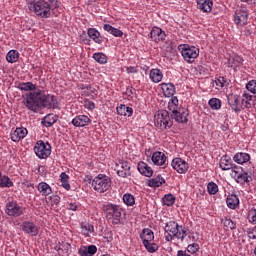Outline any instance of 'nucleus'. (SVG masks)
<instances>
[{
    "instance_id": "nucleus-59",
    "label": "nucleus",
    "mask_w": 256,
    "mask_h": 256,
    "mask_svg": "<svg viewBox=\"0 0 256 256\" xmlns=\"http://www.w3.org/2000/svg\"><path fill=\"white\" fill-rule=\"evenodd\" d=\"M125 95H127V97H133V95H135V88L133 87L126 88Z\"/></svg>"
},
{
    "instance_id": "nucleus-14",
    "label": "nucleus",
    "mask_w": 256,
    "mask_h": 256,
    "mask_svg": "<svg viewBox=\"0 0 256 256\" xmlns=\"http://www.w3.org/2000/svg\"><path fill=\"white\" fill-rule=\"evenodd\" d=\"M151 160L157 167H162V169L167 167V156L161 151L153 152Z\"/></svg>"
},
{
    "instance_id": "nucleus-43",
    "label": "nucleus",
    "mask_w": 256,
    "mask_h": 256,
    "mask_svg": "<svg viewBox=\"0 0 256 256\" xmlns=\"http://www.w3.org/2000/svg\"><path fill=\"white\" fill-rule=\"evenodd\" d=\"M58 119L59 118L57 117V115H55V114H48L44 118V126L45 127H53V125H55V123H57Z\"/></svg>"
},
{
    "instance_id": "nucleus-9",
    "label": "nucleus",
    "mask_w": 256,
    "mask_h": 256,
    "mask_svg": "<svg viewBox=\"0 0 256 256\" xmlns=\"http://www.w3.org/2000/svg\"><path fill=\"white\" fill-rule=\"evenodd\" d=\"M51 144L43 140H38L34 146V153L38 159H48L51 155Z\"/></svg>"
},
{
    "instance_id": "nucleus-31",
    "label": "nucleus",
    "mask_w": 256,
    "mask_h": 256,
    "mask_svg": "<svg viewBox=\"0 0 256 256\" xmlns=\"http://www.w3.org/2000/svg\"><path fill=\"white\" fill-rule=\"evenodd\" d=\"M226 204L229 209H237L239 207V197L235 194H229L226 198Z\"/></svg>"
},
{
    "instance_id": "nucleus-54",
    "label": "nucleus",
    "mask_w": 256,
    "mask_h": 256,
    "mask_svg": "<svg viewBox=\"0 0 256 256\" xmlns=\"http://www.w3.org/2000/svg\"><path fill=\"white\" fill-rule=\"evenodd\" d=\"M217 87H226V85H229V83H227V79H225V77H219L216 81H215Z\"/></svg>"
},
{
    "instance_id": "nucleus-29",
    "label": "nucleus",
    "mask_w": 256,
    "mask_h": 256,
    "mask_svg": "<svg viewBox=\"0 0 256 256\" xmlns=\"http://www.w3.org/2000/svg\"><path fill=\"white\" fill-rule=\"evenodd\" d=\"M95 253H97V246L95 245L82 246L78 249L80 256H93Z\"/></svg>"
},
{
    "instance_id": "nucleus-62",
    "label": "nucleus",
    "mask_w": 256,
    "mask_h": 256,
    "mask_svg": "<svg viewBox=\"0 0 256 256\" xmlns=\"http://www.w3.org/2000/svg\"><path fill=\"white\" fill-rule=\"evenodd\" d=\"M242 3H248L249 0H240Z\"/></svg>"
},
{
    "instance_id": "nucleus-45",
    "label": "nucleus",
    "mask_w": 256,
    "mask_h": 256,
    "mask_svg": "<svg viewBox=\"0 0 256 256\" xmlns=\"http://www.w3.org/2000/svg\"><path fill=\"white\" fill-rule=\"evenodd\" d=\"M60 181L62 183V187L66 189V191H71V184H69V175H67V173L62 172L60 174Z\"/></svg>"
},
{
    "instance_id": "nucleus-24",
    "label": "nucleus",
    "mask_w": 256,
    "mask_h": 256,
    "mask_svg": "<svg viewBox=\"0 0 256 256\" xmlns=\"http://www.w3.org/2000/svg\"><path fill=\"white\" fill-rule=\"evenodd\" d=\"M197 1V7L200 9V11H203V13H211L213 10V0H196Z\"/></svg>"
},
{
    "instance_id": "nucleus-33",
    "label": "nucleus",
    "mask_w": 256,
    "mask_h": 256,
    "mask_svg": "<svg viewBox=\"0 0 256 256\" xmlns=\"http://www.w3.org/2000/svg\"><path fill=\"white\" fill-rule=\"evenodd\" d=\"M81 233L85 237H91V235L95 233V226H93V224L84 222L81 224Z\"/></svg>"
},
{
    "instance_id": "nucleus-58",
    "label": "nucleus",
    "mask_w": 256,
    "mask_h": 256,
    "mask_svg": "<svg viewBox=\"0 0 256 256\" xmlns=\"http://www.w3.org/2000/svg\"><path fill=\"white\" fill-rule=\"evenodd\" d=\"M84 107H85V109H88L89 111H93V109H95V102H93L91 100H86L84 102Z\"/></svg>"
},
{
    "instance_id": "nucleus-36",
    "label": "nucleus",
    "mask_w": 256,
    "mask_h": 256,
    "mask_svg": "<svg viewBox=\"0 0 256 256\" xmlns=\"http://www.w3.org/2000/svg\"><path fill=\"white\" fill-rule=\"evenodd\" d=\"M20 91H38L37 85L33 82H20L17 86Z\"/></svg>"
},
{
    "instance_id": "nucleus-11",
    "label": "nucleus",
    "mask_w": 256,
    "mask_h": 256,
    "mask_svg": "<svg viewBox=\"0 0 256 256\" xmlns=\"http://www.w3.org/2000/svg\"><path fill=\"white\" fill-rule=\"evenodd\" d=\"M171 167L174 169V171L178 172L180 175H185V173L189 171V163H187V161L179 157L174 158L171 161Z\"/></svg>"
},
{
    "instance_id": "nucleus-6",
    "label": "nucleus",
    "mask_w": 256,
    "mask_h": 256,
    "mask_svg": "<svg viewBox=\"0 0 256 256\" xmlns=\"http://www.w3.org/2000/svg\"><path fill=\"white\" fill-rule=\"evenodd\" d=\"M154 123L157 129L165 131V129H171L173 127V119L169 116L167 110H160L154 116Z\"/></svg>"
},
{
    "instance_id": "nucleus-37",
    "label": "nucleus",
    "mask_w": 256,
    "mask_h": 256,
    "mask_svg": "<svg viewBox=\"0 0 256 256\" xmlns=\"http://www.w3.org/2000/svg\"><path fill=\"white\" fill-rule=\"evenodd\" d=\"M161 185H165V178L161 175L148 180V187H153L155 189L157 187H161Z\"/></svg>"
},
{
    "instance_id": "nucleus-53",
    "label": "nucleus",
    "mask_w": 256,
    "mask_h": 256,
    "mask_svg": "<svg viewBox=\"0 0 256 256\" xmlns=\"http://www.w3.org/2000/svg\"><path fill=\"white\" fill-rule=\"evenodd\" d=\"M199 249H200L199 244L192 243V244L188 245L187 252L191 253L193 255V254L197 253V251H199Z\"/></svg>"
},
{
    "instance_id": "nucleus-18",
    "label": "nucleus",
    "mask_w": 256,
    "mask_h": 256,
    "mask_svg": "<svg viewBox=\"0 0 256 256\" xmlns=\"http://www.w3.org/2000/svg\"><path fill=\"white\" fill-rule=\"evenodd\" d=\"M166 37H167V34H165V31H163V29L157 26H154L150 31V38L155 43H159L160 41H165Z\"/></svg>"
},
{
    "instance_id": "nucleus-39",
    "label": "nucleus",
    "mask_w": 256,
    "mask_h": 256,
    "mask_svg": "<svg viewBox=\"0 0 256 256\" xmlns=\"http://www.w3.org/2000/svg\"><path fill=\"white\" fill-rule=\"evenodd\" d=\"M250 174L251 170H242L238 175H234V179H236L237 183H249Z\"/></svg>"
},
{
    "instance_id": "nucleus-2",
    "label": "nucleus",
    "mask_w": 256,
    "mask_h": 256,
    "mask_svg": "<svg viewBox=\"0 0 256 256\" xmlns=\"http://www.w3.org/2000/svg\"><path fill=\"white\" fill-rule=\"evenodd\" d=\"M59 7V1L48 0V1H37L31 6V11L41 17L42 19H49L51 17V11H55Z\"/></svg>"
},
{
    "instance_id": "nucleus-15",
    "label": "nucleus",
    "mask_w": 256,
    "mask_h": 256,
    "mask_svg": "<svg viewBox=\"0 0 256 256\" xmlns=\"http://www.w3.org/2000/svg\"><path fill=\"white\" fill-rule=\"evenodd\" d=\"M5 213L10 217H20V215H23V207L19 206L17 202H8L6 204Z\"/></svg>"
},
{
    "instance_id": "nucleus-12",
    "label": "nucleus",
    "mask_w": 256,
    "mask_h": 256,
    "mask_svg": "<svg viewBox=\"0 0 256 256\" xmlns=\"http://www.w3.org/2000/svg\"><path fill=\"white\" fill-rule=\"evenodd\" d=\"M115 171L118 177H129V175H131V166L129 165V162L119 160L116 162Z\"/></svg>"
},
{
    "instance_id": "nucleus-56",
    "label": "nucleus",
    "mask_w": 256,
    "mask_h": 256,
    "mask_svg": "<svg viewBox=\"0 0 256 256\" xmlns=\"http://www.w3.org/2000/svg\"><path fill=\"white\" fill-rule=\"evenodd\" d=\"M246 233L249 239H256V226L254 228H248Z\"/></svg>"
},
{
    "instance_id": "nucleus-47",
    "label": "nucleus",
    "mask_w": 256,
    "mask_h": 256,
    "mask_svg": "<svg viewBox=\"0 0 256 256\" xmlns=\"http://www.w3.org/2000/svg\"><path fill=\"white\" fill-rule=\"evenodd\" d=\"M208 105L210 109H213V111H219V109H221L222 102L218 98H211Z\"/></svg>"
},
{
    "instance_id": "nucleus-34",
    "label": "nucleus",
    "mask_w": 256,
    "mask_h": 256,
    "mask_svg": "<svg viewBox=\"0 0 256 256\" xmlns=\"http://www.w3.org/2000/svg\"><path fill=\"white\" fill-rule=\"evenodd\" d=\"M118 115H122L123 117H131L133 115V108L128 107L125 104H121L116 108Z\"/></svg>"
},
{
    "instance_id": "nucleus-7",
    "label": "nucleus",
    "mask_w": 256,
    "mask_h": 256,
    "mask_svg": "<svg viewBox=\"0 0 256 256\" xmlns=\"http://www.w3.org/2000/svg\"><path fill=\"white\" fill-rule=\"evenodd\" d=\"M111 178L105 174H98L94 179L92 180V188L97 193H106V191H109L111 189Z\"/></svg>"
},
{
    "instance_id": "nucleus-26",
    "label": "nucleus",
    "mask_w": 256,
    "mask_h": 256,
    "mask_svg": "<svg viewBox=\"0 0 256 256\" xmlns=\"http://www.w3.org/2000/svg\"><path fill=\"white\" fill-rule=\"evenodd\" d=\"M233 161L237 163L238 165H243L245 163H248V161H251V155L249 153L245 152H237L233 156Z\"/></svg>"
},
{
    "instance_id": "nucleus-50",
    "label": "nucleus",
    "mask_w": 256,
    "mask_h": 256,
    "mask_svg": "<svg viewBox=\"0 0 256 256\" xmlns=\"http://www.w3.org/2000/svg\"><path fill=\"white\" fill-rule=\"evenodd\" d=\"M246 89H247V91H249L250 93H253V95H255L256 94V80H250L246 84Z\"/></svg>"
},
{
    "instance_id": "nucleus-17",
    "label": "nucleus",
    "mask_w": 256,
    "mask_h": 256,
    "mask_svg": "<svg viewBox=\"0 0 256 256\" xmlns=\"http://www.w3.org/2000/svg\"><path fill=\"white\" fill-rule=\"evenodd\" d=\"M247 21H249V12L243 9L235 12L234 23H236V25L243 27V25H247Z\"/></svg>"
},
{
    "instance_id": "nucleus-61",
    "label": "nucleus",
    "mask_w": 256,
    "mask_h": 256,
    "mask_svg": "<svg viewBox=\"0 0 256 256\" xmlns=\"http://www.w3.org/2000/svg\"><path fill=\"white\" fill-rule=\"evenodd\" d=\"M146 157H153V152L151 151V148L145 150Z\"/></svg>"
},
{
    "instance_id": "nucleus-23",
    "label": "nucleus",
    "mask_w": 256,
    "mask_h": 256,
    "mask_svg": "<svg viewBox=\"0 0 256 256\" xmlns=\"http://www.w3.org/2000/svg\"><path fill=\"white\" fill-rule=\"evenodd\" d=\"M37 190L42 197H49V195L53 194V188H51V185H49L47 182H40L37 185Z\"/></svg>"
},
{
    "instance_id": "nucleus-16",
    "label": "nucleus",
    "mask_w": 256,
    "mask_h": 256,
    "mask_svg": "<svg viewBox=\"0 0 256 256\" xmlns=\"http://www.w3.org/2000/svg\"><path fill=\"white\" fill-rule=\"evenodd\" d=\"M21 227L26 235H31V237H37L39 235V226L31 221H24Z\"/></svg>"
},
{
    "instance_id": "nucleus-20",
    "label": "nucleus",
    "mask_w": 256,
    "mask_h": 256,
    "mask_svg": "<svg viewBox=\"0 0 256 256\" xmlns=\"http://www.w3.org/2000/svg\"><path fill=\"white\" fill-rule=\"evenodd\" d=\"M29 131L25 127H18L14 132L11 133V141L14 143H19L21 139H25L28 135Z\"/></svg>"
},
{
    "instance_id": "nucleus-5",
    "label": "nucleus",
    "mask_w": 256,
    "mask_h": 256,
    "mask_svg": "<svg viewBox=\"0 0 256 256\" xmlns=\"http://www.w3.org/2000/svg\"><path fill=\"white\" fill-rule=\"evenodd\" d=\"M140 239L142 240V245L145 247L148 253H157L159 251V245L153 242L155 241V233L149 228H144L140 233Z\"/></svg>"
},
{
    "instance_id": "nucleus-49",
    "label": "nucleus",
    "mask_w": 256,
    "mask_h": 256,
    "mask_svg": "<svg viewBox=\"0 0 256 256\" xmlns=\"http://www.w3.org/2000/svg\"><path fill=\"white\" fill-rule=\"evenodd\" d=\"M207 191L210 195H217L219 193V186L215 182H209L207 184Z\"/></svg>"
},
{
    "instance_id": "nucleus-19",
    "label": "nucleus",
    "mask_w": 256,
    "mask_h": 256,
    "mask_svg": "<svg viewBox=\"0 0 256 256\" xmlns=\"http://www.w3.org/2000/svg\"><path fill=\"white\" fill-rule=\"evenodd\" d=\"M243 61H245L243 57L237 54H233L228 59V67H231V69H234V71H239L243 65Z\"/></svg>"
},
{
    "instance_id": "nucleus-1",
    "label": "nucleus",
    "mask_w": 256,
    "mask_h": 256,
    "mask_svg": "<svg viewBox=\"0 0 256 256\" xmlns=\"http://www.w3.org/2000/svg\"><path fill=\"white\" fill-rule=\"evenodd\" d=\"M23 102L28 111L32 113H39L41 109H59L57 96L45 94V91L40 89L26 94Z\"/></svg>"
},
{
    "instance_id": "nucleus-32",
    "label": "nucleus",
    "mask_w": 256,
    "mask_h": 256,
    "mask_svg": "<svg viewBox=\"0 0 256 256\" xmlns=\"http://www.w3.org/2000/svg\"><path fill=\"white\" fill-rule=\"evenodd\" d=\"M221 223L224 231H234V229H237V224L229 217L222 218Z\"/></svg>"
},
{
    "instance_id": "nucleus-35",
    "label": "nucleus",
    "mask_w": 256,
    "mask_h": 256,
    "mask_svg": "<svg viewBox=\"0 0 256 256\" xmlns=\"http://www.w3.org/2000/svg\"><path fill=\"white\" fill-rule=\"evenodd\" d=\"M149 77L153 83H161L163 81V72L160 69H152Z\"/></svg>"
},
{
    "instance_id": "nucleus-40",
    "label": "nucleus",
    "mask_w": 256,
    "mask_h": 256,
    "mask_svg": "<svg viewBox=\"0 0 256 256\" xmlns=\"http://www.w3.org/2000/svg\"><path fill=\"white\" fill-rule=\"evenodd\" d=\"M179 109H183V107H179V98H177V96H171L168 102V110L173 113Z\"/></svg>"
},
{
    "instance_id": "nucleus-42",
    "label": "nucleus",
    "mask_w": 256,
    "mask_h": 256,
    "mask_svg": "<svg viewBox=\"0 0 256 256\" xmlns=\"http://www.w3.org/2000/svg\"><path fill=\"white\" fill-rule=\"evenodd\" d=\"M0 187L2 189L13 187V181H11V178H9V176H7V175L3 176L2 172L0 175Z\"/></svg>"
},
{
    "instance_id": "nucleus-4",
    "label": "nucleus",
    "mask_w": 256,
    "mask_h": 256,
    "mask_svg": "<svg viewBox=\"0 0 256 256\" xmlns=\"http://www.w3.org/2000/svg\"><path fill=\"white\" fill-rule=\"evenodd\" d=\"M103 211L106 215L108 223H112V225H119L121 223V217L123 215L121 206L108 203L103 205Z\"/></svg>"
},
{
    "instance_id": "nucleus-10",
    "label": "nucleus",
    "mask_w": 256,
    "mask_h": 256,
    "mask_svg": "<svg viewBox=\"0 0 256 256\" xmlns=\"http://www.w3.org/2000/svg\"><path fill=\"white\" fill-rule=\"evenodd\" d=\"M227 101L229 107H231L232 111H234L235 113H240V111H243V109H245V107H243L241 96L237 94H229L227 96Z\"/></svg>"
},
{
    "instance_id": "nucleus-25",
    "label": "nucleus",
    "mask_w": 256,
    "mask_h": 256,
    "mask_svg": "<svg viewBox=\"0 0 256 256\" xmlns=\"http://www.w3.org/2000/svg\"><path fill=\"white\" fill-rule=\"evenodd\" d=\"M87 35L94 41V43H97V45H101L103 43V36H101V32L98 31L95 28H89L87 30Z\"/></svg>"
},
{
    "instance_id": "nucleus-30",
    "label": "nucleus",
    "mask_w": 256,
    "mask_h": 256,
    "mask_svg": "<svg viewBox=\"0 0 256 256\" xmlns=\"http://www.w3.org/2000/svg\"><path fill=\"white\" fill-rule=\"evenodd\" d=\"M161 89L163 91L164 97H173L176 93V88L173 83H162Z\"/></svg>"
},
{
    "instance_id": "nucleus-38",
    "label": "nucleus",
    "mask_w": 256,
    "mask_h": 256,
    "mask_svg": "<svg viewBox=\"0 0 256 256\" xmlns=\"http://www.w3.org/2000/svg\"><path fill=\"white\" fill-rule=\"evenodd\" d=\"M103 29L104 31H107V33H110V35H113L114 37H123V31L111 26V24H104Z\"/></svg>"
},
{
    "instance_id": "nucleus-52",
    "label": "nucleus",
    "mask_w": 256,
    "mask_h": 256,
    "mask_svg": "<svg viewBox=\"0 0 256 256\" xmlns=\"http://www.w3.org/2000/svg\"><path fill=\"white\" fill-rule=\"evenodd\" d=\"M66 209H68V211H79L81 204H79V202H70L67 204Z\"/></svg>"
},
{
    "instance_id": "nucleus-8",
    "label": "nucleus",
    "mask_w": 256,
    "mask_h": 256,
    "mask_svg": "<svg viewBox=\"0 0 256 256\" xmlns=\"http://www.w3.org/2000/svg\"><path fill=\"white\" fill-rule=\"evenodd\" d=\"M178 50L180 51L184 61L187 63H193L197 57H199V48L195 46H191L189 44H180L178 46Z\"/></svg>"
},
{
    "instance_id": "nucleus-48",
    "label": "nucleus",
    "mask_w": 256,
    "mask_h": 256,
    "mask_svg": "<svg viewBox=\"0 0 256 256\" xmlns=\"http://www.w3.org/2000/svg\"><path fill=\"white\" fill-rule=\"evenodd\" d=\"M123 202L127 207H133L135 205V196L131 193H126L123 195Z\"/></svg>"
},
{
    "instance_id": "nucleus-22",
    "label": "nucleus",
    "mask_w": 256,
    "mask_h": 256,
    "mask_svg": "<svg viewBox=\"0 0 256 256\" xmlns=\"http://www.w3.org/2000/svg\"><path fill=\"white\" fill-rule=\"evenodd\" d=\"M233 160L228 155H223L220 158L219 167L222 171H231L233 169Z\"/></svg>"
},
{
    "instance_id": "nucleus-55",
    "label": "nucleus",
    "mask_w": 256,
    "mask_h": 256,
    "mask_svg": "<svg viewBox=\"0 0 256 256\" xmlns=\"http://www.w3.org/2000/svg\"><path fill=\"white\" fill-rule=\"evenodd\" d=\"M53 205H59L61 203V196L55 194L49 197Z\"/></svg>"
},
{
    "instance_id": "nucleus-46",
    "label": "nucleus",
    "mask_w": 256,
    "mask_h": 256,
    "mask_svg": "<svg viewBox=\"0 0 256 256\" xmlns=\"http://www.w3.org/2000/svg\"><path fill=\"white\" fill-rule=\"evenodd\" d=\"M163 205H166V207H172V205H175V196L173 194H166L162 198Z\"/></svg>"
},
{
    "instance_id": "nucleus-3",
    "label": "nucleus",
    "mask_w": 256,
    "mask_h": 256,
    "mask_svg": "<svg viewBox=\"0 0 256 256\" xmlns=\"http://www.w3.org/2000/svg\"><path fill=\"white\" fill-rule=\"evenodd\" d=\"M164 231L166 233L165 240L168 242L173 241L175 238L183 242L187 236V228H185V226H180L175 221L167 222Z\"/></svg>"
},
{
    "instance_id": "nucleus-63",
    "label": "nucleus",
    "mask_w": 256,
    "mask_h": 256,
    "mask_svg": "<svg viewBox=\"0 0 256 256\" xmlns=\"http://www.w3.org/2000/svg\"><path fill=\"white\" fill-rule=\"evenodd\" d=\"M27 187H32V188H33L34 186H33L32 183H29V184L27 185Z\"/></svg>"
},
{
    "instance_id": "nucleus-51",
    "label": "nucleus",
    "mask_w": 256,
    "mask_h": 256,
    "mask_svg": "<svg viewBox=\"0 0 256 256\" xmlns=\"http://www.w3.org/2000/svg\"><path fill=\"white\" fill-rule=\"evenodd\" d=\"M248 221L252 225H256V209L252 208L248 212Z\"/></svg>"
},
{
    "instance_id": "nucleus-57",
    "label": "nucleus",
    "mask_w": 256,
    "mask_h": 256,
    "mask_svg": "<svg viewBox=\"0 0 256 256\" xmlns=\"http://www.w3.org/2000/svg\"><path fill=\"white\" fill-rule=\"evenodd\" d=\"M230 170L233 173V177H235V175H239L242 171H244L242 167L237 166L236 164H233L232 169Z\"/></svg>"
},
{
    "instance_id": "nucleus-44",
    "label": "nucleus",
    "mask_w": 256,
    "mask_h": 256,
    "mask_svg": "<svg viewBox=\"0 0 256 256\" xmlns=\"http://www.w3.org/2000/svg\"><path fill=\"white\" fill-rule=\"evenodd\" d=\"M92 58L96 61V63H99L100 65L107 64V55H105L103 52L94 53Z\"/></svg>"
},
{
    "instance_id": "nucleus-13",
    "label": "nucleus",
    "mask_w": 256,
    "mask_h": 256,
    "mask_svg": "<svg viewBox=\"0 0 256 256\" xmlns=\"http://www.w3.org/2000/svg\"><path fill=\"white\" fill-rule=\"evenodd\" d=\"M189 110L187 108H180L171 113V118L176 121V123H187L189 119Z\"/></svg>"
},
{
    "instance_id": "nucleus-41",
    "label": "nucleus",
    "mask_w": 256,
    "mask_h": 256,
    "mask_svg": "<svg viewBox=\"0 0 256 256\" xmlns=\"http://www.w3.org/2000/svg\"><path fill=\"white\" fill-rule=\"evenodd\" d=\"M6 61L8 63H17L19 61V51H17V50H10L6 54Z\"/></svg>"
},
{
    "instance_id": "nucleus-21",
    "label": "nucleus",
    "mask_w": 256,
    "mask_h": 256,
    "mask_svg": "<svg viewBox=\"0 0 256 256\" xmlns=\"http://www.w3.org/2000/svg\"><path fill=\"white\" fill-rule=\"evenodd\" d=\"M72 125L74 127H87V125H91V118L87 115H78L72 119Z\"/></svg>"
},
{
    "instance_id": "nucleus-28",
    "label": "nucleus",
    "mask_w": 256,
    "mask_h": 256,
    "mask_svg": "<svg viewBox=\"0 0 256 256\" xmlns=\"http://www.w3.org/2000/svg\"><path fill=\"white\" fill-rule=\"evenodd\" d=\"M255 96L249 94L247 91H245L242 96H241V100H242V106L244 107V109H251L252 105H254V100Z\"/></svg>"
},
{
    "instance_id": "nucleus-27",
    "label": "nucleus",
    "mask_w": 256,
    "mask_h": 256,
    "mask_svg": "<svg viewBox=\"0 0 256 256\" xmlns=\"http://www.w3.org/2000/svg\"><path fill=\"white\" fill-rule=\"evenodd\" d=\"M137 167L139 173L144 175V177H153V168H151L149 164L145 162H139Z\"/></svg>"
},
{
    "instance_id": "nucleus-60",
    "label": "nucleus",
    "mask_w": 256,
    "mask_h": 256,
    "mask_svg": "<svg viewBox=\"0 0 256 256\" xmlns=\"http://www.w3.org/2000/svg\"><path fill=\"white\" fill-rule=\"evenodd\" d=\"M127 73H139V69L135 66H129L126 68Z\"/></svg>"
}]
</instances>
